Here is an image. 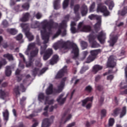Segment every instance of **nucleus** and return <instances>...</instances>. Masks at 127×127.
Returning <instances> with one entry per match:
<instances>
[{
    "instance_id": "nucleus-9",
    "label": "nucleus",
    "mask_w": 127,
    "mask_h": 127,
    "mask_svg": "<svg viewBox=\"0 0 127 127\" xmlns=\"http://www.w3.org/2000/svg\"><path fill=\"white\" fill-rule=\"evenodd\" d=\"M97 11V12H103L104 16H108V15H110V12L107 9V7L103 6L102 3L98 4Z\"/></svg>"
},
{
    "instance_id": "nucleus-39",
    "label": "nucleus",
    "mask_w": 127,
    "mask_h": 127,
    "mask_svg": "<svg viewBox=\"0 0 127 127\" xmlns=\"http://www.w3.org/2000/svg\"><path fill=\"white\" fill-rule=\"evenodd\" d=\"M100 50H93L90 52V53L92 56H96V55H97V54L99 53V52H100Z\"/></svg>"
},
{
    "instance_id": "nucleus-46",
    "label": "nucleus",
    "mask_w": 127,
    "mask_h": 127,
    "mask_svg": "<svg viewBox=\"0 0 127 127\" xmlns=\"http://www.w3.org/2000/svg\"><path fill=\"white\" fill-rule=\"evenodd\" d=\"M115 124V120L113 118H111L109 121V127H113Z\"/></svg>"
},
{
    "instance_id": "nucleus-37",
    "label": "nucleus",
    "mask_w": 127,
    "mask_h": 127,
    "mask_svg": "<svg viewBox=\"0 0 127 127\" xmlns=\"http://www.w3.org/2000/svg\"><path fill=\"white\" fill-rule=\"evenodd\" d=\"M39 25H40V23H39V22L35 21L32 24L31 27L32 28H37L39 27Z\"/></svg>"
},
{
    "instance_id": "nucleus-10",
    "label": "nucleus",
    "mask_w": 127,
    "mask_h": 127,
    "mask_svg": "<svg viewBox=\"0 0 127 127\" xmlns=\"http://www.w3.org/2000/svg\"><path fill=\"white\" fill-rule=\"evenodd\" d=\"M78 30L83 32H89L91 30L90 26L83 25V22H80L78 25Z\"/></svg>"
},
{
    "instance_id": "nucleus-58",
    "label": "nucleus",
    "mask_w": 127,
    "mask_h": 127,
    "mask_svg": "<svg viewBox=\"0 0 127 127\" xmlns=\"http://www.w3.org/2000/svg\"><path fill=\"white\" fill-rule=\"evenodd\" d=\"M88 52L87 51H84L83 52V59H85L86 58L87 55H88Z\"/></svg>"
},
{
    "instance_id": "nucleus-48",
    "label": "nucleus",
    "mask_w": 127,
    "mask_h": 127,
    "mask_svg": "<svg viewBox=\"0 0 127 127\" xmlns=\"http://www.w3.org/2000/svg\"><path fill=\"white\" fill-rule=\"evenodd\" d=\"M22 7L25 10H28V8H29V4L28 3L24 4L22 6Z\"/></svg>"
},
{
    "instance_id": "nucleus-57",
    "label": "nucleus",
    "mask_w": 127,
    "mask_h": 127,
    "mask_svg": "<svg viewBox=\"0 0 127 127\" xmlns=\"http://www.w3.org/2000/svg\"><path fill=\"white\" fill-rule=\"evenodd\" d=\"M5 95V92L2 90H0V97H3Z\"/></svg>"
},
{
    "instance_id": "nucleus-60",
    "label": "nucleus",
    "mask_w": 127,
    "mask_h": 127,
    "mask_svg": "<svg viewBox=\"0 0 127 127\" xmlns=\"http://www.w3.org/2000/svg\"><path fill=\"white\" fill-rule=\"evenodd\" d=\"M14 4H15V1H14V0H10V5L11 6L14 5Z\"/></svg>"
},
{
    "instance_id": "nucleus-11",
    "label": "nucleus",
    "mask_w": 127,
    "mask_h": 127,
    "mask_svg": "<svg viewBox=\"0 0 127 127\" xmlns=\"http://www.w3.org/2000/svg\"><path fill=\"white\" fill-rule=\"evenodd\" d=\"M72 51L71 53L73 56V59H76L78 56H79V49L76 44H73L71 47Z\"/></svg>"
},
{
    "instance_id": "nucleus-24",
    "label": "nucleus",
    "mask_w": 127,
    "mask_h": 127,
    "mask_svg": "<svg viewBox=\"0 0 127 127\" xmlns=\"http://www.w3.org/2000/svg\"><path fill=\"white\" fill-rule=\"evenodd\" d=\"M26 29H27V28L25 30V35L26 37H27L28 39H29V41H32L34 38L33 35H32L29 31H26Z\"/></svg>"
},
{
    "instance_id": "nucleus-54",
    "label": "nucleus",
    "mask_w": 127,
    "mask_h": 127,
    "mask_svg": "<svg viewBox=\"0 0 127 127\" xmlns=\"http://www.w3.org/2000/svg\"><path fill=\"white\" fill-rule=\"evenodd\" d=\"M36 17L37 19H40L41 17H42V14L40 13H37L36 14Z\"/></svg>"
},
{
    "instance_id": "nucleus-56",
    "label": "nucleus",
    "mask_w": 127,
    "mask_h": 127,
    "mask_svg": "<svg viewBox=\"0 0 127 127\" xmlns=\"http://www.w3.org/2000/svg\"><path fill=\"white\" fill-rule=\"evenodd\" d=\"M114 79V75H109L107 76V80L109 81H112Z\"/></svg>"
},
{
    "instance_id": "nucleus-8",
    "label": "nucleus",
    "mask_w": 127,
    "mask_h": 127,
    "mask_svg": "<svg viewBox=\"0 0 127 127\" xmlns=\"http://www.w3.org/2000/svg\"><path fill=\"white\" fill-rule=\"evenodd\" d=\"M39 101L40 102H43L45 101V105H52V104H54V100L53 99L49 100V98L45 97L44 94L42 93H41L39 94L38 96Z\"/></svg>"
},
{
    "instance_id": "nucleus-55",
    "label": "nucleus",
    "mask_w": 127,
    "mask_h": 127,
    "mask_svg": "<svg viewBox=\"0 0 127 127\" xmlns=\"http://www.w3.org/2000/svg\"><path fill=\"white\" fill-rule=\"evenodd\" d=\"M22 37H23L22 34H19L17 36V37H16V39L17 40H20V39H22Z\"/></svg>"
},
{
    "instance_id": "nucleus-7",
    "label": "nucleus",
    "mask_w": 127,
    "mask_h": 127,
    "mask_svg": "<svg viewBox=\"0 0 127 127\" xmlns=\"http://www.w3.org/2000/svg\"><path fill=\"white\" fill-rule=\"evenodd\" d=\"M119 114H120V118H123L124 116H126L127 114V107H123L122 110L120 108H117L114 111L113 113L112 114V115L114 117H116Z\"/></svg>"
},
{
    "instance_id": "nucleus-36",
    "label": "nucleus",
    "mask_w": 127,
    "mask_h": 127,
    "mask_svg": "<svg viewBox=\"0 0 127 127\" xmlns=\"http://www.w3.org/2000/svg\"><path fill=\"white\" fill-rule=\"evenodd\" d=\"M5 74L6 76H10L11 75V69L10 66L6 67Z\"/></svg>"
},
{
    "instance_id": "nucleus-3",
    "label": "nucleus",
    "mask_w": 127,
    "mask_h": 127,
    "mask_svg": "<svg viewBox=\"0 0 127 127\" xmlns=\"http://www.w3.org/2000/svg\"><path fill=\"white\" fill-rule=\"evenodd\" d=\"M65 80L66 78L63 79V81H62L60 85L58 86L57 89H53V85L51 84H50L49 87L46 90V93L47 95H51V94L61 93V92H62V90L64 89V81Z\"/></svg>"
},
{
    "instance_id": "nucleus-59",
    "label": "nucleus",
    "mask_w": 127,
    "mask_h": 127,
    "mask_svg": "<svg viewBox=\"0 0 127 127\" xmlns=\"http://www.w3.org/2000/svg\"><path fill=\"white\" fill-rule=\"evenodd\" d=\"M2 47H3V48H7V47H8V45H7V43H3L2 44Z\"/></svg>"
},
{
    "instance_id": "nucleus-6",
    "label": "nucleus",
    "mask_w": 127,
    "mask_h": 127,
    "mask_svg": "<svg viewBox=\"0 0 127 127\" xmlns=\"http://www.w3.org/2000/svg\"><path fill=\"white\" fill-rule=\"evenodd\" d=\"M66 44V42L63 41V40H60L54 44L53 47L55 50H57L58 49H67Z\"/></svg>"
},
{
    "instance_id": "nucleus-42",
    "label": "nucleus",
    "mask_w": 127,
    "mask_h": 127,
    "mask_svg": "<svg viewBox=\"0 0 127 127\" xmlns=\"http://www.w3.org/2000/svg\"><path fill=\"white\" fill-rule=\"evenodd\" d=\"M49 106H46L44 108V111H45L43 113V115L45 116V117H48V113L47 112V110H48V108Z\"/></svg>"
},
{
    "instance_id": "nucleus-53",
    "label": "nucleus",
    "mask_w": 127,
    "mask_h": 127,
    "mask_svg": "<svg viewBox=\"0 0 127 127\" xmlns=\"http://www.w3.org/2000/svg\"><path fill=\"white\" fill-rule=\"evenodd\" d=\"M3 27H6V26H8V23L7 20H4L2 23Z\"/></svg>"
},
{
    "instance_id": "nucleus-22",
    "label": "nucleus",
    "mask_w": 127,
    "mask_h": 127,
    "mask_svg": "<svg viewBox=\"0 0 127 127\" xmlns=\"http://www.w3.org/2000/svg\"><path fill=\"white\" fill-rule=\"evenodd\" d=\"M105 4L109 5V9L112 10L114 6V1L112 0H107L105 2Z\"/></svg>"
},
{
    "instance_id": "nucleus-25",
    "label": "nucleus",
    "mask_w": 127,
    "mask_h": 127,
    "mask_svg": "<svg viewBox=\"0 0 127 127\" xmlns=\"http://www.w3.org/2000/svg\"><path fill=\"white\" fill-rule=\"evenodd\" d=\"M50 126V122H49V119H44L42 124V127H49Z\"/></svg>"
},
{
    "instance_id": "nucleus-21",
    "label": "nucleus",
    "mask_w": 127,
    "mask_h": 127,
    "mask_svg": "<svg viewBox=\"0 0 127 127\" xmlns=\"http://www.w3.org/2000/svg\"><path fill=\"white\" fill-rule=\"evenodd\" d=\"M64 96V94H62L57 99V102L59 103V104H60V105L64 104L65 101H66V97L63 98Z\"/></svg>"
},
{
    "instance_id": "nucleus-45",
    "label": "nucleus",
    "mask_w": 127,
    "mask_h": 127,
    "mask_svg": "<svg viewBox=\"0 0 127 127\" xmlns=\"http://www.w3.org/2000/svg\"><path fill=\"white\" fill-rule=\"evenodd\" d=\"M93 90V88L90 85H88L85 87V91L88 93H91Z\"/></svg>"
},
{
    "instance_id": "nucleus-49",
    "label": "nucleus",
    "mask_w": 127,
    "mask_h": 127,
    "mask_svg": "<svg viewBox=\"0 0 127 127\" xmlns=\"http://www.w3.org/2000/svg\"><path fill=\"white\" fill-rule=\"evenodd\" d=\"M88 69H89V66H83V67L81 68V70H80V73H81V74H83V73L84 72H85V71H86V70H88Z\"/></svg>"
},
{
    "instance_id": "nucleus-30",
    "label": "nucleus",
    "mask_w": 127,
    "mask_h": 127,
    "mask_svg": "<svg viewBox=\"0 0 127 127\" xmlns=\"http://www.w3.org/2000/svg\"><path fill=\"white\" fill-rule=\"evenodd\" d=\"M92 101H93V97L87 98L82 101V106H83V107H85V106H86V104H87L88 102L89 101L92 102Z\"/></svg>"
},
{
    "instance_id": "nucleus-40",
    "label": "nucleus",
    "mask_w": 127,
    "mask_h": 127,
    "mask_svg": "<svg viewBox=\"0 0 127 127\" xmlns=\"http://www.w3.org/2000/svg\"><path fill=\"white\" fill-rule=\"evenodd\" d=\"M47 48V45L46 44H44L43 46H41V52L40 54L41 55H42L43 53H44V51H45V50Z\"/></svg>"
},
{
    "instance_id": "nucleus-13",
    "label": "nucleus",
    "mask_w": 127,
    "mask_h": 127,
    "mask_svg": "<svg viewBox=\"0 0 127 127\" xmlns=\"http://www.w3.org/2000/svg\"><path fill=\"white\" fill-rule=\"evenodd\" d=\"M116 65V57H114V56H110L108 59V62H107V67H111V68H113L115 67Z\"/></svg>"
},
{
    "instance_id": "nucleus-16",
    "label": "nucleus",
    "mask_w": 127,
    "mask_h": 127,
    "mask_svg": "<svg viewBox=\"0 0 127 127\" xmlns=\"http://www.w3.org/2000/svg\"><path fill=\"white\" fill-rule=\"evenodd\" d=\"M117 40H118V37L114 33H112L110 34V40L108 41L110 43V46H114L115 43L117 42Z\"/></svg>"
},
{
    "instance_id": "nucleus-41",
    "label": "nucleus",
    "mask_w": 127,
    "mask_h": 127,
    "mask_svg": "<svg viewBox=\"0 0 127 127\" xmlns=\"http://www.w3.org/2000/svg\"><path fill=\"white\" fill-rule=\"evenodd\" d=\"M81 46L82 48V49H86L87 47H88V44H87L86 42L84 41L81 42Z\"/></svg>"
},
{
    "instance_id": "nucleus-27",
    "label": "nucleus",
    "mask_w": 127,
    "mask_h": 127,
    "mask_svg": "<svg viewBox=\"0 0 127 127\" xmlns=\"http://www.w3.org/2000/svg\"><path fill=\"white\" fill-rule=\"evenodd\" d=\"M103 69V66L96 64L93 66V71L94 73L96 74V73H97L98 71H100V70H102Z\"/></svg>"
},
{
    "instance_id": "nucleus-44",
    "label": "nucleus",
    "mask_w": 127,
    "mask_h": 127,
    "mask_svg": "<svg viewBox=\"0 0 127 127\" xmlns=\"http://www.w3.org/2000/svg\"><path fill=\"white\" fill-rule=\"evenodd\" d=\"M120 87L121 89H125L127 88V85L126 84L125 81H122L120 84Z\"/></svg>"
},
{
    "instance_id": "nucleus-23",
    "label": "nucleus",
    "mask_w": 127,
    "mask_h": 127,
    "mask_svg": "<svg viewBox=\"0 0 127 127\" xmlns=\"http://www.w3.org/2000/svg\"><path fill=\"white\" fill-rule=\"evenodd\" d=\"M80 6H79V5H76L74 7V13H76V19H74V20L75 21H78L79 19H80V17L79 16V13H78V10H79Z\"/></svg>"
},
{
    "instance_id": "nucleus-35",
    "label": "nucleus",
    "mask_w": 127,
    "mask_h": 127,
    "mask_svg": "<svg viewBox=\"0 0 127 127\" xmlns=\"http://www.w3.org/2000/svg\"><path fill=\"white\" fill-rule=\"evenodd\" d=\"M29 16H30V15H29V13H26L23 14V16L21 19V20L22 21H27V20H28V19L29 18Z\"/></svg>"
},
{
    "instance_id": "nucleus-15",
    "label": "nucleus",
    "mask_w": 127,
    "mask_h": 127,
    "mask_svg": "<svg viewBox=\"0 0 127 127\" xmlns=\"http://www.w3.org/2000/svg\"><path fill=\"white\" fill-rule=\"evenodd\" d=\"M53 54V50L51 48L48 49L45 52L43 57V59L45 61L48 60L50 58V57Z\"/></svg>"
},
{
    "instance_id": "nucleus-29",
    "label": "nucleus",
    "mask_w": 127,
    "mask_h": 127,
    "mask_svg": "<svg viewBox=\"0 0 127 127\" xmlns=\"http://www.w3.org/2000/svg\"><path fill=\"white\" fill-rule=\"evenodd\" d=\"M55 9H58L60 8V0H55L53 3Z\"/></svg>"
},
{
    "instance_id": "nucleus-17",
    "label": "nucleus",
    "mask_w": 127,
    "mask_h": 127,
    "mask_svg": "<svg viewBox=\"0 0 127 127\" xmlns=\"http://www.w3.org/2000/svg\"><path fill=\"white\" fill-rule=\"evenodd\" d=\"M25 90L26 88L23 86V85L21 84L19 87H15L14 89V91L15 93L16 96H18L19 95V90L21 92H25Z\"/></svg>"
},
{
    "instance_id": "nucleus-47",
    "label": "nucleus",
    "mask_w": 127,
    "mask_h": 127,
    "mask_svg": "<svg viewBox=\"0 0 127 127\" xmlns=\"http://www.w3.org/2000/svg\"><path fill=\"white\" fill-rule=\"evenodd\" d=\"M69 0H64L63 2V8L65 9L68 6Z\"/></svg>"
},
{
    "instance_id": "nucleus-61",
    "label": "nucleus",
    "mask_w": 127,
    "mask_h": 127,
    "mask_svg": "<svg viewBox=\"0 0 127 127\" xmlns=\"http://www.w3.org/2000/svg\"><path fill=\"white\" fill-rule=\"evenodd\" d=\"M92 107V103H88L86 106V108L87 109V110H89L91 107Z\"/></svg>"
},
{
    "instance_id": "nucleus-12",
    "label": "nucleus",
    "mask_w": 127,
    "mask_h": 127,
    "mask_svg": "<svg viewBox=\"0 0 127 127\" xmlns=\"http://www.w3.org/2000/svg\"><path fill=\"white\" fill-rule=\"evenodd\" d=\"M88 37L89 41L92 44V48H98V47H100V45L98 44L97 42L95 41V40H94L95 39V36L90 35Z\"/></svg>"
},
{
    "instance_id": "nucleus-64",
    "label": "nucleus",
    "mask_w": 127,
    "mask_h": 127,
    "mask_svg": "<svg viewBox=\"0 0 127 127\" xmlns=\"http://www.w3.org/2000/svg\"><path fill=\"white\" fill-rule=\"evenodd\" d=\"M20 25L22 28H23L24 30V28H25V27H27V25H26V24H21Z\"/></svg>"
},
{
    "instance_id": "nucleus-28",
    "label": "nucleus",
    "mask_w": 127,
    "mask_h": 127,
    "mask_svg": "<svg viewBox=\"0 0 127 127\" xmlns=\"http://www.w3.org/2000/svg\"><path fill=\"white\" fill-rule=\"evenodd\" d=\"M76 25V22L74 21H71V24H70V30L71 33H76L77 32V30H76V28L74 26Z\"/></svg>"
},
{
    "instance_id": "nucleus-34",
    "label": "nucleus",
    "mask_w": 127,
    "mask_h": 127,
    "mask_svg": "<svg viewBox=\"0 0 127 127\" xmlns=\"http://www.w3.org/2000/svg\"><path fill=\"white\" fill-rule=\"evenodd\" d=\"M8 111L7 110L3 112V117L4 121H8Z\"/></svg>"
},
{
    "instance_id": "nucleus-63",
    "label": "nucleus",
    "mask_w": 127,
    "mask_h": 127,
    "mask_svg": "<svg viewBox=\"0 0 127 127\" xmlns=\"http://www.w3.org/2000/svg\"><path fill=\"white\" fill-rule=\"evenodd\" d=\"M125 76H126V82L127 83V66H126V67L125 68Z\"/></svg>"
},
{
    "instance_id": "nucleus-14",
    "label": "nucleus",
    "mask_w": 127,
    "mask_h": 127,
    "mask_svg": "<svg viewBox=\"0 0 127 127\" xmlns=\"http://www.w3.org/2000/svg\"><path fill=\"white\" fill-rule=\"evenodd\" d=\"M97 38L101 44H104L106 42V33L102 31L97 36Z\"/></svg>"
},
{
    "instance_id": "nucleus-50",
    "label": "nucleus",
    "mask_w": 127,
    "mask_h": 127,
    "mask_svg": "<svg viewBox=\"0 0 127 127\" xmlns=\"http://www.w3.org/2000/svg\"><path fill=\"white\" fill-rule=\"evenodd\" d=\"M5 64H6V61L5 60H2L1 61H0V69L1 68V66L5 65Z\"/></svg>"
},
{
    "instance_id": "nucleus-5",
    "label": "nucleus",
    "mask_w": 127,
    "mask_h": 127,
    "mask_svg": "<svg viewBox=\"0 0 127 127\" xmlns=\"http://www.w3.org/2000/svg\"><path fill=\"white\" fill-rule=\"evenodd\" d=\"M89 18H90L91 20L92 19H96L97 22L95 25V29L97 31V30H99L100 28H101V16H98L95 14H91L88 16Z\"/></svg>"
},
{
    "instance_id": "nucleus-32",
    "label": "nucleus",
    "mask_w": 127,
    "mask_h": 127,
    "mask_svg": "<svg viewBox=\"0 0 127 127\" xmlns=\"http://www.w3.org/2000/svg\"><path fill=\"white\" fill-rule=\"evenodd\" d=\"M3 57L4 58H6V59H8L9 61H12L13 60V57L12 56V55L10 54H5L3 55Z\"/></svg>"
},
{
    "instance_id": "nucleus-51",
    "label": "nucleus",
    "mask_w": 127,
    "mask_h": 127,
    "mask_svg": "<svg viewBox=\"0 0 127 127\" xmlns=\"http://www.w3.org/2000/svg\"><path fill=\"white\" fill-rule=\"evenodd\" d=\"M14 9L15 11H21V9H20V5H19L15 6Z\"/></svg>"
},
{
    "instance_id": "nucleus-18",
    "label": "nucleus",
    "mask_w": 127,
    "mask_h": 127,
    "mask_svg": "<svg viewBox=\"0 0 127 127\" xmlns=\"http://www.w3.org/2000/svg\"><path fill=\"white\" fill-rule=\"evenodd\" d=\"M67 73V66H64L57 74V78H61L64 74Z\"/></svg>"
},
{
    "instance_id": "nucleus-2",
    "label": "nucleus",
    "mask_w": 127,
    "mask_h": 127,
    "mask_svg": "<svg viewBox=\"0 0 127 127\" xmlns=\"http://www.w3.org/2000/svg\"><path fill=\"white\" fill-rule=\"evenodd\" d=\"M38 48L35 47V43H31L29 44L27 47L26 51L25 52V54L27 55L29 61L26 63V67H30L33 65V57H35L38 54Z\"/></svg>"
},
{
    "instance_id": "nucleus-31",
    "label": "nucleus",
    "mask_w": 127,
    "mask_h": 127,
    "mask_svg": "<svg viewBox=\"0 0 127 127\" xmlns=\"http://www.w3.org/2000/svg\"><path fill=\"white\" fill-rule=\"evenodd\" d=\"M7 31L12 35H15L17 33V30L15 28L8 29Z\"/></svg>"
},
{
    "instance_id": "nucleus-33",
    "label": "nucleus",
    "mask_w": 127,
    "mask_h": 127,
    "mask_svg": "<svg viewBox=\"0 0 127 127\" xmlns=\"http://www.w3.org/2000/svg\"><path fill=\"white\" fill-rule=\"evenodd\" d=\"M119 14L120 15H125L127 13V6H125L124 7L122 10H119L118 12Z\"/></svg>"
},
{
    "instance_id": "nucleus-4",
    "label": "nucleus",
    "mask_w": 127,
    "mask_h": 127,
    "mask_svg": "<svg viewBox=\"0 0 127 127\" xmlns=\"http://www.w3.org/2000/svg\"><path fill=\"white\" fill-rule=\"evenodd\" d=\"M35 64L36 65V67L33 70V75H36V74H38L39 76H40V75H42V74H44V73H45L46 70H47V68L45 67L43 68L40 71H39V68L42 66V64L40 63V59L36 60L35 61Z\"/></svg>"
},
{
    "instance_id": "nucleus-62",
    "label": "nucleus",
    "mask_w": 127,
    "mask_h": 127,
    "mask_svg": "<svg viewBox=\"0 0 127 127\" xmlns=\"http://www.w3.org/2000/svg\"><path fill=\"white\" fill-rule=\"evenodd\" d=\"M74 126H75V123L73 122V123L69 124L68 125H67L66 127H74Z\"/></svg>"
},
{
    "instance_id": "nucleus-1",
    "label": "nucleus",
    "mask_w": 127,
    "mask_h": 127,
    "mask_svg": "<svg viewBox=\"0 0 127 127\" xmlns=\"http://www.w3.org/2000/svg\"><path fill=\"white\" fill-rule=\"evenodd\" d=\"M69 21V15H66L64 20L59 25L57 23L53 21H48L47 20H44L41 22L42 27L39 28L41 31V34L42 40L44 41V43H47L49 41V37L52 34V29L53 28H58L56 33L53 36V39L57 38L61 34V29L67 27V22Z\"/></svg>"
},
{
    "instance_id": "nucleus-26",
    "label": "nucleus",
    "mask_w": 127,
    "mask_h": 127,
    "mask_svg": "<svg viewBox=\"0 0 127 127\" xmlns=\"http://www.w3.org/2000/svg\"><path fill=\"white\" fill-rule=\"evenodd\" d=\"M88 12V8L87 7V6L85 5H84L82 7L81 13L82 14V16H84L87 14Z\"/></svg>"
},
{
    "instance_id": "nucleus-52",
    "label": "nucleus",
    "mask_w": 127,
    "mask_h": 127,
    "mask_svg": "<svg viewBox=\"0 0 127 127\" xmlns=\"http://www.w3.org/2000/svg\"><path fill=\"white\" fill-rule=\"evenodd\" d=\"M107 114V111L106 110H102L101 111V117L103 118V117H106V115Z\"/></svg>"
},
{
    "instance_id": "nucleus-19",
    "label": "nucleus",
    "mask_w": 127,
    "mask_h": 127,
    "mask_svg": "<svg viewBox=\"0 0 127 127\" xmlns=\"http://www.w3.org/2000/svg\"><path fill=\"white\" fill-rule=\"evenodd\" d=\"M59 61V56L57 55H54L52 59L50 60V64L51 65H54V64H56Z\"/></svg>"
},
{
    "instance_id": "nucleus-43",
    "label": "nucleus",
    "mask_w": 127,
    "mask_h": 127,
    "mask_svg": "<svg viewBox=\"0 0 127 127\" xmlns=\"http://www.w3.org/2000/svg\"><path fill=\"white\" fill-rule=\"evenodd\" d=\"M95 60V57L93 56H89L87 58V63H90V62H92V61H94Z\"/></svg>"
},
{
    "instance_id": "nucleus-38",
    "label": "nucleus",
    "mask_w": 127,
    "mask_h": 127,
    "mask_svg": "<svg viewBox=\"0 0 127 127\" xmlns=\"http://www.w3.org/2000/svg\"><path fill=\"white\" fill-rule=\"evenodd\" d=\"M95 7H96V3H95V2H92L89 9L90 12H93V11H94Z\"/></svg>"
},
{
    "instance_id": "nucleus-20",
    "label": "nucleus",
    "mask_w": 127,
    "mask_h": 127,
    "mask_svg": "<svg viewBox=\"0 0 127 127\" xmlns=\"http://www.w3.org/2000/svg\"><path fill=\"white\" fill-rule=\"evenodd\" d=\"M71 118H72V115H69L65 119H64V117H63L60 121V125H65L67 122L70 121Z\"/></svg>"
}]
</instances>
